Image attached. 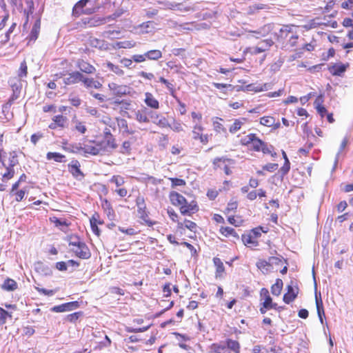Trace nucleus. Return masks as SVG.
<instances>
[{
    "mask_svg": "<svg viewBox=\"0 0 353 353\" xmlns=\"http://www.w3.org/2000/svg\"><path fill=\"white\" fill-rule=\"evenodd\" d=\"M220 232L225 236H232L235 238H239V235L237 234L234 229H233L232 228L221 227L220 229Z\"/></svg>",
    "mask_w": 353,
    "mask_h": 353,
    "instance_id": "c85d7f7f",
    "label": "nucleus"
},
{
    "mask_svg": "<svg viewBox=\"0 0 353 353\" xmlns=\"http://www.w3.org/2000/svg\"><path fill=\"white\" fill-rule=\"evenodd\" d=\"M152 25H153L152 21L144 22V23L140 24L137 27V29L139 30V32L141 34L148 33L149 32L151 31L152 29L154 28Z\"/></svg>",
    "mask_w": 353,
    "mask_h": 353,
    "instance_id": "b1692460",
    "label": "nucleus"
},
{
    "mask_svg": "<svg viewBox=\"0 0 353 353\" xmlns=\"http://www.w3.org/2000/svg\"><path fill=\"white\" fill-rule=\"evenodd\" d=\"M85 24H88L90 27H94L98 26L99 25L103 24L102 23V17H99L97 16H94L92 18L85 19L84 21Z\"/></svg>",
    "mask_w": 353,
    "mask_h": 353,
    "instance_id": "393cba45",
    "label": "nucleus"
},
{
    "mask_svg": "<svg viewBox=\"0 0 353 353\" xmlns=\"http://www.w3.org/2000/svg\"><path fill=\"white\" fill-rule=\"evenodd\" d=\"M230 161V160L229 159H227L226 157H220V158H216L213 161L214 168V169H216V168L223 169L224 164H225L227 161Z\"/></svg>",
    "mask_w": 353,
    "mask_h": 353,
    "instance_id": "7c9ffc66",
    "label": "nucleus"
},
{
    "mask_svg": "<svg viewBox=\"0 0 353 353\" xmlns=\"http://www.w3.org/2000/svg\"><path fill=\"white\" fill-rule=\"evenodd\" d=\"M212 348L214 350L215 353H225V346L224 345L213 343L212 345Z\"/></svg>",
    "mask_w": 353,
    "mask_h": 353,
    "instance_id": "6e6d98bb",
    "label": "nucleus"
},
{
    "mask_svg": "<svg viewBox=\"0 0 353 353\" xmlns=\"http://www.w3.org/2000/svg\"><path fill=\"white\" fill-rule=\"evenodd\" d=\"M279 165L277 163H270L263 167V169L269 172H274L278 168Z\"/></svg>",
    "mask_w": 353,
    "mask_h": 353,
    "instance_id": "69168bd1",
    "label": "nucleus"
},
{
    "mask_svg": "<svg viewBox=\"0 0 353 353\" xmlns=\"http://www.w3.org/2000/svg\"><path fill=\"white\" fill-rule=\"evenodd\" d=\"M183 225L185 228L189 229L190 231H194V230L196 228V224L194 222L187 219L185 220L184 224H183L182 223H178L179 228H183Z\"/></svg>",
    "mask_w": 353,
    "mask_h": 353,
    "instance_id": "c9c22d12",
    "label": "nucleus"
},
{
    "mask_svg": "<svg viewBox=\"0 0 353 353\" xmlns=\"http://www.w3.org/2000/svg\"><path fill=\"white\" fill-rule=\"evenodd\" d=\"M261 231H263V232H267L266 230H263L261 227H258L252 229L250 233L252 234L253 235V237L256 240L257 238L261 236Z\"/></svg>",
    "mask_w": 353,
    "mask_h": 353,
    "instance_id": "bf43d9fd",
    "label": "nucleus"
},
{
    "mask_svg": "<svg viewBox=\"0 0 353 353\" xmlns=\"http://www.w3.org/2000/svg\"><path fill=\"white\" fill-rule=\"evenodd\" d=\"M107 67L110 70L112 71L113 72H114L115 74H117L118 75L121 76L124 74L123 70L122 69H121L119 65H116L111 62L107 63Z\"/></svg>",
    "mask_w": 353,
    "mask_h": 353,
    "instance_id": "79ce46f5",
    "label": "nucleus"
},
{
    "mask_svg": "<svg viewBox=\"0 0 353 353\" xmlns=\"http://www.w3.org/2000/svg\"><path fill=\"white\" fill-rule=\"evenodd\" d=\"M71 251L80 259H88L91 256L90 249L84 242L71 248Z\"/></svg>",
    "mask_w": 353,
    "mask_h": 353,
    "instance_id": "7ed1b4c3",
    "label": "nucleus"
},
{
    "mask_svg": "<svg viewBox=\"0 0 353 353\" xmlns=\"http://www.w3.org/2000/svg\"><path fill=\"white\" fill-rule=\"evenodd\" d=\"M145 95V103L148 107L154 109H158L159 108V101L154 97L152 93L146 92Z\"/></svg>",
    "mask_w": 353,
    "mask_h": 353,
    "instance_id": "2eb2a0df",
    "label": "nucleus"
},
{
    "mask_svg": "<svg viewBox=\"0 0 353 353\" xmlns=\"http://www.w3.org/2000/svg\"><path fill=\"white\" fill-rule=\"evenodd\" d=\"M245 89L248 91H253L255 92H261L262 90L260 87V84L257 85L256 83H251L246 85Z\"/></svg>",
    "mask_w": 353,
    "mask_h": 353,
    "instance_id": "4d7b16f0",
    "label": "nucleus"
},
{
    "mask_svg": "<svg viewBox=\"0 0 353 353\" xmlns=\"http://www.w3.org/2000/svg\"><path fill=\"white\" fill-rule=\"evenodd\" d=\"M283 257L281 256H270L268 258V261L270 265V267L272 265H279L282 261Z\"/></svg>",
    "mask_w": 353,
    "mask_h": 353,
    "instance_id": "3c124183",
    "label": "nucleus"
},
{
    "mask_svg": "<svg viewBox=\"0 0 353 353\" xmlns=\"http://www.w3.org/2000/svg\"><path fill=\"white\" fill-rule=\"evenodd\" d=\"M68 170L78 180H81L84 177L83 173L80 170V163L77 160H73L68 164Z\"/></svg>",
    "mask_w": 353,
    "mask_h": 353,
    "instance_id": "423d86ee",
    "label": "nucleus"
},
{
    "mask_svg": "<svg viewBox=\"0 0 353 353\" xmlns=\"http://www.w3.org/2000/svg\"><path fill=\"white\" fill-rule=\"evenodd\" d=\"M256 136V135L255 134H249L248 135L241 139V143L245 145H251Z\"/></svg>",
    "mask_w": 353,
    "mask_h": 353,
    "instance_id": "c03bdc74",
    "label": "nucleus"
},
{
    "mask_svg": "<svg viewBox=\"0 0 353 353\" xmlns=\"http://www.w3.org/2000/svg\"><path fill=\"white\" fill-rule=\"evenodd\" d=\"M69 245L72 246V248L77 246L79 243H83V241H81L80 239L75 236H70L69 239Z\"/></svg>",
    "mask_w": 353,
    "mask_h": 353,
    "instance_id": "13d9d810",
    "label": "nucleus"
},
{
    "mask_svg": "<svg viewBox=\"0 0 353 353\" xmlns=\"http://www.w3.org/2000/svg\"><path fill=\"white\" fill-rule=\"evenodd\" d=\"M226 345L228 348L232 350L234 353H240V344L238 341L227 339Z\"/></svg>",
    "mask_w": 353,
    "mask_h": 353,
    "instance_id": "a878e982",
    "label": "nucleus"
},
{
    "mask_svg": "<svg viewBox=\"0 0 353 353\" xmlns=\"http://www.w3.org/2000/svg\"><path fill=\"white\" fill-rule=\"evenodd\" d=\"M1 288L6 291H14L17 288V283L14 280L8 278L4 281Z\"/></svg>",
    "mask_w": 353,
    "mask_h": 353,
    "instance_id": "a211bd4d",
    "label": "nucleus"
},
{
    "mask_svg": "<svg viewBox=\"0 0 353 353\" xmlns=\"http://www.w3.org/2000/svg\"><path fill=\"white\" fill-rule=\"evenodd\" d=\"M203 130V127L200 125H196L194 127V130L192 131V133H193V139H198L199 137L201 135V134H200L201 132H202Z\"/></svg>",
    "mask_w": 353,
    "mask_h": 353,
    "instance_id": "864d4df0",
    "label": "nucleus"
},
{
    "mask_svg": "<svg viewBox=\"0 0 353 353\" xmlns=\"http://www.w3.org/2000/svg\"><path fill=\"white\" fill-rule=\"evenodd\" d=\"M131 150V143L128 141H125L120 149V152L122 154H129Z\"/></svg>",
    "mask_w": 353,
    "mask_h": 353,
    "instance_id": "a18cd8bd",
    "label": "nucleus"
},
{
    "mask_svg": "<svg viewBox=\"0 0 353 353\" xmlns=\"http://www.w3.org/2000/svg\"><path fill=\"white\" fill-rule=\"evenodd\" d=\"M327 25L325 23L319 21V19L316 18L310 21L307 24L304 26V28L307 30L314 28L319 26Z\"/></svg>",
    "mask_w": 353,
    "mask_h": 353,
    "instance_id": "ea45409f",
    "label": "nucleus"
},
{
    "mask_svg": "<svg viewBox=\"0 0 353 353\" xmlns=\"http://www.w3.org/2000/svg\"><path fill=\"white\" fill-rule=\"evenodd\" d=\"M83 314V312H74L72 314H68L66 316V321L70 322V323H76L77 321L82 316Z\"/></svg>",
    "mask_w": 353,
    "mask_h": 353,
    "instance_id": "58836bf2",
    "label": "nucleus"
},
{
    "mask_svg": "<svg viewBox=\"0 0 353 353\" xmlns=\"http://www.w3.org/2000/svg\"><path fill=\"white\" fill-rule=\"evenodd\" d=\"M323 101V100L322 95L319 96L314 101L315 108L316 109L318 113L321 115V117H323L325 113L327 112L326 108L323 105H322Z\"/></svg>",
    "mask_w": 353,
    "mask_h": 353,
    "instance_id": "f3484780",
    "label": "nucleus"
},
{
    "mask_svg": "<svg viewBox=\"0 0 353 353\" xmlns=\"http://www.w3.org/2000/svg\"><path fill=\"white\" fill-rule=\"evenodd\" d=\"M80 304L78 301H72L61 305H55L52 307L50 310L54 312H64L67 311H72L79 307Z\"/></svg>",
    "mask_w": 353,
    "mask_h": 353,
    "instance_id": "39448f33",
    "label": "nucleus"
},
{
    "mask_svg": "<svg viewBox=\"0 0 353 353\" xmlns=\"http://www.w3.org/2000/svg\"><path fill=\"white\" fill-rule=\"evenodd\" d=\"M169 128H170L172 130L176 132L183 131V127L181 123L175 121L173 122L172 125L170 124Z\"/></svg>",
    "mask_w": 353,
    "mask_h": 353,
    "instance_id": "680f3d73",
    "label": "nucleus"
},
{
    "mask_svg": "<svg viewBox=\"0 0 353 353\" xmlns=\"http://www.w3.org/2000/svg\"><path fill=\"white\" fill-rule=\"evenodd\" d=\"M135 116L136 120L139 123H148L150 121L148 111L146 109L137 111Z\"/></svg>",
    "mask_w": 353,
    "mask_h": 353,
    "instance_id": "dca6fc26",
    "label": "nucleus"
},
{
    "mask_svg": "<svg viewBox=\"0 0 353 353\" xmlns=\"http://www.w3.org/2000/svg\"><path fill=\"white\" fill-rule=\"evenodd\" d=\"M157 3L158 5L161 6L160 7V9L172 10H178L183 11V12H188L190 10V8H182L181 3L169 1H166V0L157 1Z\"/></svg>",
    "mask_w": 353,
    "mask_h": 353,
    "instance_id": "20e7f679",
    "label": "nucleus"
},
{
    "mask_svg": "<svg viewBox=\"0 0 353 353\" xmlns=\"http://www.w3.org/2000/svg\"><path fill=\"white\" fill-rule=\"evenodd\" d=\"M77 67L81 72L87 74H93L96 71L93 65L83 60H79L77 62Z\"/></svg>",
    "mask_w": 353,
    "mask_h": 353,
    "instance_id": "4468645a",
    "label": "nucleus"
},
{
    "mask_svg": "<svg viewBox=\"0 0 353 353\" xmlns=\"http://www.w3.org/2000/svg\"><path fill=\"white\" fill-rule=\"evenodd\" d=\"M316 305L318 316H325L323 301L321 296L319 298L316 294Z\"/></svg>",
    "mask_w": 353,
    "mask_h": 353,
    "instance_id": "e433bc0d",
    "label": "nucleus"
},
{
    "mask_svg": "<svg viewBox=\"0 0 353 353\" xmlns=\"http://www.w3.org/2000/svg\"><path fill=\"white\" fill-rule=\"evenodd\" d=\"M280 36L281 37H287V34L289 32H292V26H283L281 29H280Z\"/></svg>",
    "mask_w": 353,
    "mask_h": 353,
    "instance_id": "0e129e2a",
    "label": "nucleus"
},
{
    "mask_svg": "<svg viewBox=\"0 0 353 353\" xmlns=\"http://www.w3.org/2000/svg\"><path fill=\"white\" fill-rule=\"evenodd\" d=\"M28 74V66L26 61H23L20 64V68L18 71V76L19 78L26 77Z\"/></svg>",
    "mask_w": 353,
    "mask_h": 353,
    "instance_id": "a19ab883",
    "label": "nucleus"
},
{
    "mask_svg": "<svg viewBox=\"0 0 353 353\" xmlns=\"http://www.w3.org/2000/svg\"><path fill=\"white\" fill-rule=\"evenodd\" d=\"M260 123L267 127H272L275 124V119L270 116L263 117L261 118Z\"/></svg>",
    "mask_w": 353,
    "mask_h": 353,
    "instance_id": "72a5a7b5",
    "label": "nucleus"
},
{
    "mask_svg": "<svg viewBox=\"0 0 353 353\" xmlns=\"http://www.w3.org/2000/svg\"><path fill=\"white\" fill-rule=\"evenodd\" d=\"M274 42L272 39H265L258 43V45L254 48L253 53L259 54L263 52L268 50L272 45Z\"/></svg>",
    "mask_w": 353,
    "mask_h": 353,
    "instance_id": "ddd939ff",
    "label": "nucleus"
},
{
    "mask_svg": "<svg viewBox=\"0 0 353 353\" xmlns=\"http://www.w3.org/2000/svg\"><path fill=\"white\" fill-rule=\"evenodd\" d=\"M242 241L244 243V245H252L254 246L258 245V241L253 237V235L250 233L248 234H243L242 235Z\"/></svg>",
    "mask_w": 353,
    "mask_h": 353,
    "instance_id": "5701e85b",
    "label": "nucleus"
},
{
    "mask_svg": "<svg viewBox=\"0 0 353 353\" xmlns=\"http://www.w3.org/2000/svg\"><path fill=\"white\" fill-rule=\"evenodd\" d=\"M46 158L48 160L54 159L57 162H63L65 157L63 154L58 152H49L47 153Z\"/></svg>",
    "mask_w": 353,
    "mask_h": 353,
    "instance_id": "bb28decb",
    "label": "nucleus"
},
{
    "mask_svg": "<svg viewBox=\"0 0 353 353\" xmlns=\"http://www.w3.org/2000/svg\"><path fill=\"white\" fill-rule=\"evenodd\" d=\"M283 281L280 279H277L274 284L271 287V292L273 295L279 296L283 288Z\"/></svg>",
    "mask_w": 353,
    "mask_h": 353,
    "instance_id": "4be33fe9",
    "label": "nucleus"
},
{
    "mask_svg": "<svg viewBox=\"0 0 353 353\" xmlns=\"http://www.w3.org/2000/svg\"><path fill=\"white\" fill-rule=\"evenodd\" d=\"M213 262H214V265L216 267V274H219L220 275L225 270L223 262L221 261V260L219 258H217V257H214L213 259Z\"/></svg>",
    "mask_w": 353,
    "mask_h": 353,
    "instance_id": "f704fd0d",
    "label": "nucleus"
},
{
    "mask_svg": "<svg viewBox=\"0 0 353 353\" xmlns=\"http://www.w3.org/2000/svg\"><path fill=\"white\" fill-rule=\"evenodd\" d=\"M256 266L259 269L261 270H265L267 271L269 270V268L270 267L268 261L265 260H259L256 263Z\"/></svg>",
    "mask_w": 353,
    "mask_h": 353,
    "instance_id": "8fccbe9b",
    "label": "nucleus"
},
{
    "mask_svg": "<svg viewBox=\"0 0 353 353\" xmlns=\"http://www.w3.org/2000/svg\"><path fill=\"white\" fill-rule=\"evenodd\" d=\"M69 101L73 106L79 107L81 103V100L77 96H70Z\"/></svg>",
    "mask_w": 353,
    "mask_h": 353,
    "instance_id": "e2e57ef3",
    "label": "nucleus"
},
{
    "mask_svg": "<svg viewBox=\"0 0 353 353\" xmlns=\"http://www.w3.org/2000/svg\"><path fill=\"white\" fill-rule=\"evenodd\" d=\"M246 121L245 118H242L241 119H236L233 124L230 127V132L231 133H235L238 130H239L241 128V125L244 123V122Z\"/></svg>",
    "mask_w": 353,
    "mask_h": 353,
    "instance_id": "cd10ccee",
    "label": "nucleus"
},
{
    "mask_svg": "<svg viewBox=\"0 0 353 353\" xmlns=\"http://www.w3.org/2000/svg\"><path fill=\"white\" fill-rule=\"evenodd\" d=\"M83 83H84L85 86L86 88H100L102 86V84L98 81H94L92 78H87L83 77Z\"/></svg>",
    "mask_w": 353,
    "mask_h": 353,
    "instance_id": "412c9836",
    "label": "nucleus"
},
{
    "mask_svg": "<svg viewBox=\"0 0 353 353\" xmlns=\"http://www.w3.org/2000/svg\"><path fill=\"white\" fill-rule=\"evenodd\" d=\"M136 204L138 208V214L139 217L143 220L148 225H152L154 223L147 218L148 217L147 212H146V206L145 204V201L143 197L138 196L136 199Z\"/></svg>",
    "mask_w": 353,
    "mask_h": 353,
    "instance_id": "f03ea898",
    "label": "nucleus"
},
{
    "mask_svg": "<svg viewBox=\"0 0 353 353\" xmlns=\"http://www.w3.org/2000/svg\"><path fill=\"white\" fill-rule=\"evenodd\" d=\"M110 182L115 183L117 187H119L124 183V179L121 176L114 175L111 178Z\"/></svg>",
    "mask_w": 353,
    "mask_h": 353,
    "instance_id": "de8ad7c7",
    "label": "nucleus"
},
{
    "mask_svg": "<svg viewBox=\"0 0 353 353\" xmlns=\"http://www.w3.org/2000/svg\"><path fill=\"white\" fill-rule=\"evenodd\" d=\"M153 123L161 128H168L170 126L168 121L165 117L160 116L157 121L153 120Z\"/></svg>",
    "mask_w": 353,
    "mask_h": 353,
    "instance_id": "37998d69",
    "label": "nucleus"
},
{
    "mask_svg": "<svg viewBox=\"0 0 353 353\" xmlns=\"http://www.w3.org/2000/svg\"><path fill=\"white\" fill-rule=\"evenodd\" d=\"M237 206H238V203L236 201H230L228 203L225 212L229 213L232 211H234L237 208Z\"/></svg>",
    "mask_w": 353,
    "mask_h": 353,
    "instance_id": "338daca9",
    "label": "nucleus"
},
{
    "mask_svg": "<svg viewBox=\"0 0 353 353\" xmlns=\"http://www.w3.org/2000/svg\"><path fill=\"white\" fill-rule=\"evenodd\" d=\"M299 293V288H295L292 285H288L287 292L283 295V301L289 304L292 302L297 296Z\"/></svg>",
    "mask_w": 353,
    "mask_h": 353,
    "instance_id": "1a4fd4ad",
    "label": "nucleus"
},
{
    "mask_svg": "<svg viewBox=\"0 0 353 353\" xmlns=\"http://www.w3.org/2000/svg\"><path fill=\"white\" fill-rule=\"evenodd\" d=\"M347 143H348V139L347 137H345L341 143V145H340V148H339V152L336 156V158H335V164L337 163L338 161H339V154L340 153L344 150V148L347 146Z\"/></svg>",
    "mask_w": 353,
    "mask_h": 353,
    "instance_id": "09e8293b",
    "label": "nucleus"
},
{
    "mask_svg": "<svg viewBox=\"0 0 353 353\" xmlns=\"http://www.w3.org/2000/svg\"><path fill=\"white\" fill-rule=\"evenodd\" d=\"M75 129L81 134H84L87 130V128L83 123L80 121L76 122Z\"/></svg>",
    "mask_w": 353,
    "mask_h": 353,
    "instance_id": "774afa93",
    "label": "nucleus"
},
{
    "mask_svg": "<svg viewBox=\"0 0 353 353\" xmlns=\"http://www.w3.org/2000/svg\"><path fill=\"white\" fill-rule=\"evenodd\" d=\"M170 199L172 203L174 205H185L187 204V200L185 198L176 192H171L170 193Z\"/></svg>",
    "mask_w": 353,
    "mask_h": 353,
    "instance_id": "f8f14e48",
    "label": "nucleus"
},
{
    "mask_svg": "<svg viewBox=\"0 0 353 353\" xmlns=\"http://www.w3.org/2000/svg\"><path fill=\"white\" fill-rule=\"evenodd\" d=\"M36 290L40 294H43L46 296H52L55 293V291L52 290H47L43 288L35 287Z\"/></svg>",
    "mask_w": 353,
    "mask_h": 353,
    "instance_id": "5fc2aeb1",
    "label": "nucleus"
},
{
    "mask_svg": "<svg viewBox=\"0 0 353 353\" xmlns=\"http://www.w3.org/2000/svg\"><path fill=\"white\" fill-rule=\"evenodd\" d=\"M290 169V163L288 159H286V161H285L283 165L281 168L280 172L282 173L283 175H285Z\"/></svg>",
    "mask_w": 353,
    "mask_h": 353,
    "instance_id": "052dcab7",
    "label": "nucleus"
},
{
    "mask_svg": "<svg viewBox=\"0 0 353 353\" xmlns=\"http://www.w3.org/2000/svg\"><path fill=\"white\" fill-rule=\"evenodd\" d=\"M263 145H264V142L259 139L256 136L255 137V139H254L252 145H251V148L254 150V151H256V152H259L261 151Z\"/></svg>",
    "mask_w": 353,
    "mask_h": 353,
    "instance_id": "4c0bfd02",
    "label": "nucleus"
},
{
    "mask_svg": "<svg viewBox=\"0 0 353 353\" xmlns=\"http://www.w3.org/2000/svg\"><path fill=\"white\" fill-rule=\"evenodd\" d=\"M2 166L6 168V172L3 174V180H9L12 179L14 175V167L19 164L17 158V154L15 151L10 152L9 153V158L8 163H6L5 160L1 157V161H0Z\"/></svg>",
    "mask_w": 353,
    "mask_h": 353,
    "instance_id": "f257e3e1",
    "label": "nucleus"
},
{
    "mask_svg": "<svg viewBox=\"0 0 353 353\" xmlns=\"http://www.w3.org/2000/svg\"><path fill=\"white\" fill-rule=\"evenodd\" d=\"M170 180L172 182V187L183 186L185 185V181L183 179L178 178H170Z\"/></svg>",
    "mask_w": 353,
    "mask_h": 353,
    "instance_id": "603ef678",
    "label": "nucleus"
},
{
    "mask_svg": "<svg viewBox=\"0 0 353 353\" xmlns=\"http://www.w3.org/2000/svg\"><path fill=\"white\" fill-rule=\"evenodd\" d=\"M260 295L261 297L265 298L264 302L262 305H264L265 307H268V305L272 301V298L269 295V291L266 288H262L260 292Z\"/></svg>",
    "mask_w": 353,
    "mask_h": 353,
    "instance_id": "c756f323",
    "label": "nucleus"
},
{
    "mask_svg": "<svg viewBox=\"0 0 353 353\" xmlns=\"http://www.w3.org/2000/svg\"><path fill=\"white\" fill-rule=\"evenodd\" d=\"M52 121H54L56 123L58 128H63L65 127L68 119L66 117L63 115H57L53 117Z\"/></svg>",
    "mask_w": 353,
    "mask_h": 353,
    "instance_id": "473e14b6",
    "label": "nucleus"
},
{
    "mask_svg": "<svg viewBox=\"0 0 353 353\" xmlns=\"http://www.w3.org/2000/svg\"><path fill=\"white\" fill-rule=\"evenodd\" d=\"M102 143L103 144L105 143L107 146L110 147L112 149H115L117 147L115 139L113 137L106 138L105 141H103Z\"/></svg>",
    "mask_w": 353,
    "mask_h": 353,
    "instance_id": "49530a36",
    "label": "nucleus"
},
{
    "mask_svg": "<svg viewBox=\"0 0 353 353\" xmlns=\"http://www.w3.org/2000/svg\"><path fill=\"white\" fill-rule=\"evenodd\" d=\"M144 56L149 60L157 61L162 57V52L159 50H151L144 53Z\"/></svg>",
    "mask_w": 353,
    "mask_h": 353,
    "instance_id": "aec40b11",
    "label": "nucleus"
},
{
    "mask_svg": "<svg viewBox=\"0 0 353 353\" xmlns=\"http://www.w3.org/2000/svg\"><path fill=\"white\" fill-rule=\"evenodd\" d=\"M346 70V67L345 65H333L332 68H330V72L333 75L341 76L342 73H343Z\"/></svg>",
    "mask_w": 353,
    "mask_h": 353,
    "instance_id": "2f4dec72",
    "label": "nucleus"
},
{
    "mask_svg": "<svg viewBox=\"0 0 353 353\" xmlns=\"http://www.w3.org/2000/svg\"><path fill=\"white\" fill-rule=\"evenodd\" d=\"M199 210V207L196 202L192 201L190 203L187 201V204L182 205L180 208V212L183 215H190L191 214L195 213Z\"/></svg>",
    "mask_w": 353,
    "mask_h": 353,
    "instance_id": "9b49d317",
    "label": "nucleus"
},
{
    "mask_svg": "<svg viewBox=\"0 0 353 353\" xmlns=\"http://www.w3.org/2000/svg\"><path fill=\"white\" fill-rule=\"evenodd\" d=\"M117 123L119 128L121 130H122L123 131V132H125L128 134H134V131L132 130H130L128 128V122L125 119L117 118Z\"/></svg>",
    "mask_w": 353,
    "mask_h": 353,
    "instance_id": "6ab92c4d",
    "label": "nucleus"
},
{
    "mask_svg": "<svg viewBox=\"0 0 353 353\" xmlns=\"http://www.w3.org/2000/svg\"><path fill=\"white\" fill-rule=\"evenodd\" d=\"M108 87L112 94L118 97H121L128 92V88L126 85L110 83L108 84Z\"/></svg>",
    "mask_w": 353,
    "mask_h": 353,
    "instance_id": "6e6552de",
    "label": "nucleus"
},
{
    "mask_svg": "<svg viewBox=\"0 0 353 353\" xmlns=\"http://www.w3.org/2000/svg\"><path fill=\"white\" fill-rule=\"evenodd\" d=\"M105 149L103 146V143H97L95 145H85L83 148L84 153L97 155L104 152Z\"/></svg>",
    "mask_w": 353,
    "mask_h": 353,
    "instance_id": "0eeeda50",
    "label": "nucleus"
},
{
    "mask_svg": "<svg viewBox=\"0 0 353 353\" xmlns=\"http://www.w3.org/2000/svg\"><path fill=\"white\" fill-rule=\"evenodd\" d=\"M83 75L79 72H72L69 73L68 77L63 79V83L65 85H71L77 83L83 80Z\"/></svg>",
    "mask_w": 353,
    "mask_h": 353,
    "instance_id": "9d476101",
    "label": "nucleus"
}]
</instances>
